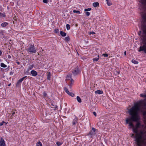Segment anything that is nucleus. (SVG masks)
<instances>
[{
    "label": "nucleus",
    "mask_w": 146,
    "mask_h": 146,
    "mask_svg": "<svg viewBox=\"0 0 146 146\" xmlns=\"http://www.w3.org/2000/svg\"><path fill=\"white\" fill-rule=\"evenodd\" d=\"M140 110L139 104L138 103H135L134 106L128 111V113L131 116L129 118L126 119V124L129 123L130 126L133 127L134 125L131 121L137 122L140 120V116L139 115Z\"/></svg>",
    "instance_id": "1"
},
{
    "label": "nucleus",
    "mask_w": 146,
    "mask_h": 146,
    "mask_svg": "<svg viewBox=\"0 0 146 146\" xmlns=\"http://www.w3.org/2000/svg\"><path fill=\"white\" fill-rule=\"evenodd\" d=\"M94 36H93V35H92V36H91V37H94Z\"/></svg>",
    "instance_id": "57"
},
{
    "label": "nucleus",
    "mask_w": 146,
    "mask_h": 146,
    "mask_svg": "<svg viewBox=\"0 0 146 146\" xmlns=\"http://www.w3.org/2000/svg\"><path fill=\"white\" fill-rule=\"evenodd\" d=\"M58 32H59L58 29H55V33H58Z\"/></svg>",
    "instance_id": "45"
},
{
    "label": "nucleus",
    "mask_w": 146,
    "mask_h": 146,
    "mask_svg": "<svg viewBox=\"0 0 146 146\" xmlns=\"http://www.w3.org/2000/svg\"><path fill=\"white\" fill-rule=\"evenodd\" d=\"M144 135H144V136H145L144 138H143V140L144 141L145 140H146V131H145V134Z\"/></svg>",
    "instance_id": "39"
},
{
    "label": "nucleus",
    "mask_w": 146,
    "mask_h": 146,
    "mask_svg": "<svg viewBox=\"0 0 146 146\" xmlns=\"http://www.w3.org/2000/svg\"><path fill=\"white\" fill-rule=\"evenodd\" d=\"M65 40L66 41H68L70 40V38L69 36L66 37L65 38Z\"/></svg>",
    "instance_id": "36"
},
{
    "label": "nucleus",
    "mask_w": 146,
    "mask_h": 146,
    "mask_svg": "<svg viewBox=\"0 0 146 146\" xmlns=\"http://www.w3.org/2000/svg\"><path fill=\"white\" fill-rule=\"evenodd\" d=\"M66 29L67 30H69L70 29V26L68 24H67L66 25Z\"/></svg>",
    "instance_id": "27"
},
{
    "label": "nucleus",
    "mask_w": 146,
    "mask_h": 146,
    "mask_svg": "<svg viewBox=\"0 0 146 146\" xmlns=\"http://www.w3.org/2000/svg\"><path fill=\"white\" fill-rule=\"evenodd\" d=\"M79 73V70L78 68H76L72 71V73L74 75L76 76Z\"/></svg>",
    "instance_id": "7"
},
{
    "label": "nucleus",
    "mask_w": 146,
    "mask_h": 146,
    "mask_svg": "<svg viewBox=\"0 0 146 146\" xmlns=\"http://www.w3.org/2000/svg\"><path fill=\"white\" fill-rule=\"evenodd\" d=\"M64 91L67 94L68 93H69V91H68V89L66 87H64Z\"/></svg>",
    "instance_id": "30"
},
{
    "label": "nucleus",
    "mask_w": 146,
    "mask_h": 146,
    "mask_svg": "<svg viewBox=\"0 0 146 146\" xmlns=\"http://www.w3.org/2000/svg\"><path fill=\"white\" fill-rule=\"evenodd\" d=\"M96 129L93 127L92 128V130H90L88 133V135H90L91 137H92V136L95 135L96 134Z\"/></svg>",
    "instance_id": "6"
},
{
    "label": "nucleus",
    "mask_w": 146,
    "mask_h": 146,
    "mask_svg": "<svg viewBox=\"0 0 146 146\" xmlns=\"http://www.w3.org/2000/svg\"><path fill=\"white\" fill-rule=\"evenodd\" d=\"M98 58H94L93 59V61L94 62V61H98V60H99V56L98 55Z\"/></svg>",
    "instance_id": "24"
},
{
    "label": "nucleus",
    "mask_w": 146,
    "mask_h": 146,
    "mask_svg": "<svg viewBox=\"0 0 146 146\" xmlns=\"http://www.w3.org/2000/svg\"><path fill=\"white\" fill-rule=\"evenodd\" d=\"M131 62L135 64H138V61H137L134 59L132 60H131Z\"/></svg>",
    "instance_id": "23"
},
{
    "label": "nucleus",
    "mask_w": 146,
    "mask_h": 146,
    "mask_svg": "<svg viewBox=\"0 0 146 146\" xmlns=\"http://www.w3.org/2000/svg\"><path fill=\"white\" fill-rule=\"evenodd\" d=\"M103 93V91L100 90H97L95 91V93L96 94H102Z\"/></svg>",
    "instance_id": "15"
},
{
    "label": "nucleus",
    "mask_w": 146,
    "mask_h": 146,
    "mask_svg": "<svg viewBox=\"0 0 146 146\" xmlns=\"http://www.w3.org/2000/svg\"><path fill=\"white\" fill-rule=\"evenodd\" d=\"M68 95H69L70 96L72 97H74V94L72 92H69V93H67Z\"/></svg>",
    "instance_id": "26"
},
{
    "label": "nucleus",
    "mask_w": 146,
    "mask_h": 146,
    "mask_svg": "<svg viewBox=\"0 0 146 146\" xmlns=\"http://www.w3.org/2000/svg\"><path fill=\"white\" fill-rule=\"evenodd\" d=\"M91 10V8H88V9H84V11H90Z\"/></svg>",
    "instance_id": "34"
},
{
    "label": "nucleus",
    "mask_w": 146,
    "mask_h": 146,
    "mask_svg": "<svg viewBox=\"0 0 146 146\" xmlns=\"http://www.w3.org/2000/svg\"><path fill=\"white\" fill-rule=\"evenodd\" d=\"M60 34L63 37L65 36L66 35V33L62 31H60Z\"/></svg>",
    "instance_id": "17"
},
{
    "label": "nucleus",
    "mask_w": 146,
    "mask_h": 146,
    "mask_svg": "<svg viewBox=\"0 0 146 146\" xmlns=\"http://www.w3.org/2000/svg\"><path fill=\"white\" fill-rule=\"evenodd\" d=\"M141 40L144 42L143 45L139 47V50H138L139 52L143 51L146 54V40H145V36H143V33H142V35L141 36Z\"/></svg>",
    "instance_id": "4"
},
{
    "label": "nucleus",
    "mask_w": 146,
    "mask_h": 146,
    "mask_svg": "<svg viewBox=\"0 0 146 146\" xmlns=\"http://www.w3.org/2000/svg\"><path fill=\"white\" fill-rule=\"evenodd\" d=\"M66 79L70 80V79L72 78V74H68L66 77Z\"/></svg>",
    "instance_id": "13"
},
{
    "label": "nucleus",
    "mask_w": 146,
    "mask_h": 146,
    "mask_svg": "<svg viewBox=\"0 0 146 146\" xmlns=\"http://www.w3.org/2000/svg\"><path fill=\"white\" fill-rule=\"evenodd\" d=\"M47 79L48 80H50V73L48 72V73L47 75Z\"/></svg>",
    "instance_id": "19"
},
{
    "label": "nucleus",
    "mask_w": 146,
    "mask_h": 146,
    "mask_svg": "<svg viewBox=\"0 0 146 146\" xmlns=\"http://www.w3.org/2000/svg\"><path fill=\"white\" fill-rule=\"evenodd\" d=\"M99 3L98 2H95L93 3V6L94 7H96L99 6Z\"/></svg>",
    "instance_id": "16"
},
{
    "label": "nucleus",
    "mask_w": 146,
    "mask_h": 146,
    "mask_svg": "<svg viewBox=\"0 0 146 146\" xmlns=\"http://www.w3.org/2000/svg\"><path fill=\"white\" fill-rule=\"evenodd\" d=\"M141 33H142V31H140L138 33L139 35L140 36V37H141V36L142 35H141Z\"/></svg>",
    "instance_id": "38"
},
{
    "label": "nucleus",
    "mask_w": 146,
    "mask_h": 146,
    "mask_svg": "<svg viewBox=\"0 0 146 146\" xmlns=\"http://www.w3.org/2000/svg\"><path fill=\"white\" fill-rule=\"evenodd\" d=\"M1 83H0V86H1Z\"/></svg>",
    "instance_id": "61"
},
{
    "label": "nucleus",
    "mask_w": 146,
    "mask_h": 146,
    "mask_svg": "<svg viewBox=\"0 0 146 146\" xmlns=\"http://www.w3.org/2000/svg\"><path fill=\"white\" fill-rule=\"evenodd\" d=\"M102 55L104 56V57H107L108 56V54H103Z\"/></svg>",
    "instance_id": "41"
},
{
    "label": "nucleus",
    "mask_w": 146,
    "mask_h": 146,
    "mask_svg": "<svg viewBox=\"0 0 146 146\" xmlns=\"http://www.w3.org/2000/svg\"><path fill=\"white\" fill-rule=\"evenodd\" d=\"M137 123L136 124V127L137 128H139V127L141 125V123L140 122H138V121L137 122Z\"/></svg>",
    "instance_id": "21"
},
{
    "label": "nucleus",
    "mask_w": 146,
    "mask_h": 146,
    "mask_svg": "<svg viewBox=\"0 0 146 146\" xmlns=\"http://www.w3.org/2000/svg\"><path fill=\"white\" fill-rule=\"evenodd\" d=\"M139 106H140V104L139 103ZM146 110L145 111H143V110H141L140 109V111L141 110V112L142 113L144 117H145L146 116V110Z\"/></svg>",
    "instance_id": "12"
},
{
    "label": "nucleus",
    "mask_w": 146,
    "mask_h": 146,
    "mask_svg": "<svg viewBox=\"0 0 146 146\" xmlns=\"http://www.w3.org/2000/svg\"><path fill=\"white\" fill-rule=\"evenodd\" d=\"M142 108L146 110V102H143L142 104Z\"/></svg>",
    "instance_id": "14"
},
{
    "label": "nucleus",
    "mask_w": 146,
    "mask_h": 146,
    "mask_svg": "<svg viewBox=\"0 0 146 146\" xmlns=\"http://www.w3.org/2000/svg\"><path fill=\"white\" fill-rule=\"evenodd\" d=\"M76 121H73L72 122V124L73 125H75L76 124Z\"/></svg>",
    "instance_id": "44"
},
{
    "label": "nucleus",
    "mask_w": 146,
    "mask_h": 146,
    "mask_svg": "<svg viewBox=\"0 0 146 146\" xmlns=\"http://www.w3.org/2000/svg\"><path fill=\"white\" fill-rule=\"evenodd\" d=\"M5 15L4 13H2L0 12V17H5Z\"/></svg>",
    "instance_id": "32"
},
{
    "label": "nucleus",
    "mask_w": 146,
    "mask_h": 146,
    "mask_svg": "<svg viewBox=\"0 0 146 146\" xmlns=\"http://www.w3.org/2000/svg\"><path fill=\"white\" fill-rule=\"evenodd\" d=\"M27 52L31 54L35 53L36 52V50L34 45L31 44L26 49Z\"/></svg>",
    "instance_id": "5"
},
{
    "label": "nucleus",
    "mask_w": 146,
    "mask_h": 146,
    "mask_svg": "<svg viewBox=\"0 0 146 146\" xmlns=\"http://www.w3.org/2000/svg\"><path fill=\"white\" fill-rule=\"evenodd\" d=\"M43 2L44 3H47L48 2V0H43Z\"/></svg>",
    "instance_id": "37"
},
{
    "label": "nucleus",
    "mask_w": 146,
    "mask_h": 146,
    "mask_svg": "<svg viewBox=\"0 0 146 146\" xmlns=\"http://www.w3.org/2000/svg\"><path fill=\"white\" fill-rule=\"evenodd\" d=\"M74 82V80H73L72 79H71V83H72V82Z\"/></svg>",
    "instance_id": "53"
},
{
    "label": "nucleus",
    "mask_w": 146,
    "mask_h": 146,
    "mask_svg": "<svg viewBox=\"0 0 146 146\" xmlns=\"http://www.w3.org/2000/svg\"><path fill=\"white\" fill-rule=\"evenodd\" d=\"M27 77V76H25L23 78L20 79L17 82V86H18L20 85L21 82L23 81V80Z\"/></svg>",
    "instance_id": "8"
},
{
    "label": "nucleus",
    "mask_w": 146,
    "mask_h": 146,
    "mask_svg": "<svg viewBox=\"0 0 146 146\" xmlns=\"http://www.w3.org/2000/svg\"><path fill=\"white\" fill-rule=\"evenodd\" d=\"M72 83H71V84H70L69 85V87H70V88H71V86H72Z\"/></svg>",
    "instance_id": "50"
},
{
    "label": "nucleus",
    "mask_w": 146,
    "mask_h": 146,
    "mask_svg": "<svg viewBox=\"0 0 146 146\" xmlns=\"http://www.w3.org/2000/svg\"><path fill=\"white\" fill-rule=\"evenodd\" d=\"M145 133V131L144 132L143 131H141L140 133H138L135 136V141L137 143V145L139 146H140L144 142L143 137L144 136Z\"/></svg>",
    "instance_id": "3"
},
{
    "label": "nucleus",
    "mask_w": 146,
    "mask_h": 146,
    "mask_svg": "<svg viewBox=\"0 0 146 146\" xmlns=\"http://www.w3.org/2000/svg\"><path fill=\"white\" fill-rule=\"evenodd\" d=\"M11 85V84H9L8 85V86H10V85Z\"/></svg>",
    "instance_id": "59"
},
{
    "label": "nucleus",
    "mask_w": 146,
    "mask_h": 146,
    "mask_svg": "<svg viewBox=\"0 0 146 146\" xmlns=\"http://www.w3.org/2000/svg\"><path fill=\"white\" fill-rule=\"evenodd\" d=\"M45 96H46L47 95V94L45 93V92H44L43 94Z\"/></svg>",
    "instance_id": "51"
},
{
    "label": "nucleus",
    "mask_w": 146,
    "mask_h": 146,
    "mask_svg": "<svg viewBox=\"0 0 146 146\" xmlns=\"http://www.w3.org/2000/svg\"><path fill=\"white\" fill-rule=\"evenodd\" d=\"M64 91L67 94L68 93H69V91H68V89L66 87H64Z\"/></svg>",
    "instance_id": "31"
},
{
    "label": "nucleus",
    "mask_w": 146,
    "mask_h": 146,
    "mask_svg": "<svg viewBox=\"0 0 146 146\" xmlns=\"http://www.w3.org/2000/svg\"><path fill=\"white\" fill-rule=\"evenodd\" d=\"M56 108H55L54 109V110H56Z\"/></svg>",
    "instance_id": "56"
},
{
    "label": "nucleus",
    "mask_w": 146,
    "mask_h": 146,
    "mask_svg": "<svg viewBox=\"0 0 146 146\" xmlns=\"http://www.w3.org/2000/svg\"><path fill=\"white\" fill-rule=\"evenodd\" d=\"M73 12L74 13H76L78 14H80V11H76L75 10H74L73 11Z\"/></svg>",
    "instance_id": "29"
},
{
    "label": "nucleus",
    "mask_w": 146,
    "mask_h": 146,
    "mask_svg": "<svg viewBox=\"0 0 146 146\" xmlns=\"http://www.w3.org/2000/svg\"><path fill=\"white\" fill-rule=\"evenodd\" d=\"M106 0L107 1V5H108L110 6L112 4L111 3V2L109 1V0Z\"/></svg>",
    "instance_id": "25"
},
{
    "label": "nucleus",
    "mask_w": 146,
    "mask_h": 146,
    "mask_svg": "<svg viewBox=\"0 0 146 146\" xmlns=\"http://www.w3.org/2000/svg\"><path fill=\"white\" fill-rule=\"evenodd\" d=\"M89 33L90 34L89 35H91V34H95V33L94 32H90Z\"/></svg>",
    "instance_id": "46"
},
{
    "label": "nucleus",
    "mask_w": 146,
    "mask_h": 146,
    "mask_svg": "<svg viewBox=\"0 0 146 146\" xmlns=\"http://www.w3.org/2000/svg\"><path fill=\"white\" fill-rule=\"evenodd\" d=\"M37 146H42L41 143L40 142H38L36 144Z\"/></svg>",
    "instance_id": "33"
},
{
    "label": "nucleus",
    "mask_w": 146,
    "mask_h": 146,
    "mask_svg": "<svg viewBox=\"0 0 146 146\" xmlns=\"http://www.w3.org/2000/svg\"><path fill=\"white\" fill-rule=\"evenodd\" d=\"M76 99H77V101L79 103L81 102H82L81 99L79 96H77Z\"/></svg>",
    "instance_id": "20"
},
{
    "label": "nucleus",
    "mask_w": 146,
    "mask_h": 146,
    "mask_svg": "<svg viewBox=\"0 0 146 146\" xmlns=\"http://www.w3.org/2000/svg\"><path fill=\"white\" fill-rule=\"evenodd\" d=\"M141 14L142 17L141 29L146 40V0H141Z\"/></svg>",
    "instance_id": "2"
},
{
    "label": "nucleus",
    "mask_w": 146,
    "mask_h": 146,
    "mask_svg": "<svg viewBox=\"0 0 146 146\" xmlns=\"http://www.w3.org/2000/svg\"><path fill=\"white\" fill-rule=\"evenodd\" d=\"M16 62L17 63V64H18V65H19V64H20V62Z\"/></svg>",
    "instance_id": "52"
},
{
    "label": "nucleus",
    "mask_w": 146,
    "mask_h": 146,
    "mask_svg": "<svg viewBox=\"0 0 146 146\" xmlns=\"http://www.w3.org/2000/svg\"><path fill=\"white\" fill-rule=\"evenodd\" d=\"M126 51H125L124 52V55L125 56L126 55Z\"/></svg>",
    "instance_id": "55"
},
{
    "label": "nucleus",
    "mask_w": 146,
    "mask_h": 146,
    "mask_svg": "<svg viewBox=\"0 0 146 146\" xmlns=\"http://www.w3.org/2000/svg\"><path fill=\"white\" fill-rule=\"evenodd\" d=\"M94 36H93V35H92V36H91V37H94Z\"/></svg>",
    "instance_id": "58"
},
{
    "label": "nucleus",
    "mask_w": 146,
    "mask_h": 146,
    "mask_svg": "<svg viewBox=\"0 0 146 146\" xmlns=\"http://www.w3.org/2000/svg\"><path fill=\"white\" fill-rule=\"evenodd\" d=\"M133 132L136 134V135L138 133V128L136 127H133Z\"/></svg>",
    "instance_id": "11"
},
{
    "label": "nucleus",
    "mask_w": 146,
    "mask_h": 146,
    "mask_svg": "<svg viewBox=\"0 0 146 146\" xmlns=\"http://www.w3.org/2000/svg\"><path fill=\"white\" fill-rule=\"evenodd\" d=\"M93 113L94 114V116H96V112H93Z\"/></svg>",
    "instance_id": "47"
},
{
    "label": "nucleus",
    "mask_w": 146,
    "mask_h": 146,
    "mask_svg": "<svg viewBox=\"0 0 146 146\" xmlns=\"http://www.w3.org/2000/svg\"><path fill=\"white\" fill-rule=\"evenodd\" d=\"M51 105L52 106V108H57V106L56 105H55V104L54 105L53 104H51Z\"/></svg>",
    "instance_id": "35"
},
{
    "label": "nucleus",
    "mask_w": 146,
    "mask_h": 146,
    "mask_svg": "<svg viewBox=\"0 0 146 146\" xmlns=\"http://www.w3.org/2000/svg\"><path fill=\"white\" fill-rule=\"evenodd\" d=\"M13 72H10V75H12L13 74Z\"/></svg>",
    "instance_id": "48"
},
{
    "label": "nucleus",
    "mask_w": 146,
    "mask_h": 146,
    "mask_svg": "<svg viewBox=\"0 0 146 146\" xmlns=\"http://www.w3.org/2000/svg\"><path fill=\"white\" fill-rule=\"evenodd\" d=\"M15 114V112L14 111H13V112H12V115H13L14 114Z\"/></svg>",
    "instance_id": "54"
},
{
    "label": "nucleus",
    "mask_w": 146,
    "mask_h": 146,
    "mask_svg": "<svg viewBox=\"0 0 146 146\" xmlns=\"http://www.w3.org/2000/svg\"><path fill=\"white\" fill-rule=\"evenodd\" d=\"M5 123L4 121H3L1 123H0V126H2L3 123Z\"/></svg>",
    "instance_id": "43"
},
{
    "label": "nucleus",
    "mask_w": 146,
    "mask_h": 146,
    "mask_svg": "<svg viewBox=\"0 0 146 146\" xmlns=\"http://www.w3.org/2000/svg\"><path fill=\"white\" fill-rule=\"evenodd\" d=\"M7 57L9 58H11V56L9 55H7Z\"/></svg>",
    "instance_id": "49"
},
{
    "label": "nucleus",
    "mask_w": 146,
    "mask_h": 146,
    "mask_svg": "<svg viewBox=\"0 0 146 146\" xmlns=\"http://www.w3.org/2000/svg\"><path fill=\"white\" fill-rule=\"evenodd\" d=\"M1 66L3 68H6L7 67V65L3 63H1Z\"/></svg>",
    "instance_id": "22"
},
{
    "label": "nucleus",
    "mask_w": 146,
    "mask_h": 146,
    "mask_svg": "<svg viewBox=\"0 0 146 146\" xmlns=\"http://www.w3.org/2000/svg\"><path fill=\"white\" fill-rule=\"evenodd\" d=\"M8 23L7 22H4L1 24V26L3 27H5L7 26Z\"/></svg>",
    "instance_id": "18"
},
{
    "label": "nucleus",
    "mask_w": 146,
    "mask_h": 146,
    "mask_svg": "<svg viewBox=\"0 0 146 146\" xmlns=\"http://www.w3.org/2000/svg\"><path fill=\"white\" fill-rule=\"evenodd\" d=\"M56 144L58 146H60L61 144L60 143V142H57L56 143Z\"/></svg>",
    "instance_id": "42"
},
{
    "label": "nucleus",
    "mask_w": 146,
    "mask_h": 146,
    "mask_svg": "<svg viewBox=\"0 0 146 146\" xmlns=\"http://www.w3.org/2000/svg\"><path fill=\"white\" fill-rule=\"evenodd\" d=\"M86 15L87 16H88L90 15V13L89 12H86Z\"/></svg>",
    "instance_id": "40"
},
{
    "label": "nucleus",
    "mask_w": 146,
    "mask_h": 146,
    "mask_svg": "<svg viewBox=\"0 0 146 146\" xmlns=\"http://www.w3.org/2000/svg\"><path fill=\"white\" fill-rule=\"evenodd\" d=\"M31 73L33 76H35L37 75V72L34 70H32L31 71Z\"/></svg>",
    "instance_id": "10"
},
{
    "label": "nucleus",
    "mask_w": 146,
    "mask_h": 146,
    "mask_svg": "<svg viewBox=\"0 0 146 146\" xmlns=\"http://www.w3.org/2000/svg\"><path fill=\"white\" fill-rule=\"evenodd\" d=\"M38 55H39V54L38 53Z\"/></svg>",
    "instance_id": "60"
},
{
    "label": "nucleus",
    "mask_w": 146,
    "mask_h": 146,
    "mask_svg": "<svg viewBox=\"0 0 146 146\" xmlns=\"http://www.w3.org/2000/svg\"><path fill=\"white\" fill-rule=\"evenodd\" d=\"M34 67V65L32 64L28 68V70H31L33 69V68Z\"/></svg>",
    "instance_id": "28"
},
{
    "label": "nucleus",
    "mask_w": 146,
    "mask_h": 146,
    "mask_svg": "<svg viewBox=\"0 0 146 146\" xmlns=\"http://www.w3.org/2000/svg\"><path fill=\"white\" fill-rule=\"evenodd\" d=\"M5 144L4 139L2 138L0 139V146H5Z\"/></svg>",
    "instance_id": "9"
}]
</instances>
